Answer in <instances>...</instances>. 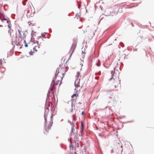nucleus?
<instances>
[{
	"label": "nucleus",
	"mask_w": 154,
	"mask_h": 154,
	"mask_svg": "<svg viewBox=\"0 0 154 154\" xmlns=\"http://www.w3.org/2000/svg\"><path fill=\"white\" fill-rule=\"evenodd\" d=\"M8 33H10V35H11V30H9L8 31Z\"/></svg>",
	"instance_id": "393cba45"
},
{
	"label": "nucleus",
	"mask_w": 154,
	"mask_h": 154,
	"mask_svg": "<svg viewBox=\"0 0 154 154\" xmlns=\"http://www.w3.org/2000/svg\"><path fill=\"white\" fill-rule=\"evenodd\" d=\"M50 103H48L47 102L46 103L45 105V109H46L47 108H48V107L50 106Z\"/></svg>",
	"instance_id": "2eb2a0df"
},
{
	"label": "nucleus",
	"mask_w": 154,
	"mask_h": 154,
	"mask_svg": "<svg viewBox=\"0 0 154 154\" xmlns=\"http://www.w3.org/2000/svg\"><path fill=\"white\" fill-rule=\"evenodd\" d=\"M77 79L75 82V85L76 87H78L80 86V79L81 76L79 77V75L78 76Z\"/></svg>",
	"instance_id": "20e7f679"
},
{
	"label": "nucleus",
	"mask_w": 154,
	"mask_h": 154,
	"mask_svg": "<svg viewBox=\"0 0 154 154\" xmlns=\"http://www.w3.org/2000/svg\"><path fill=\"white\" fill-rule=\"evenodd\" d=\"M7 22L8 23H10V21L8 19L7 20Z\"/></svg>",
	"instance_id": "5701e85b"
},
{
	"label": "nucleus",
	"mask_w": 154,
	"mask_h": 154,
	"mask_svg": "<svg viewBox=\"0 0 154 154\" xmlns=\"http://www.w3.org/2000/svg\"><path fill=\"white\" fill-rule=\"evenodd\" d=\"M118 69H117L116 68H114L113 70L111 71V74L112 75V78H113V76L115 74H116L119 75L120 73L119 70H120V68L117 67Z\"/></svg>",
	"instance_id": "7ed1b4c3"
},
{
	"label": "nucleus",
	"mask_w": 154,
	"mask_h": 154,
	"mask_svg": "<svg viewBox=\"0 0 154 154\" xmlns=\"http://www.w3.org/2000/svg\"><path fill=\"white\" fill-rule=\"evenodd\" d=\"M75 146L76 147L78 148L79 147V143L78 141H75Z\"/></svg>",
	"instance_id": "dca6fc26"
},
{
	"label": "nucleus",
	"mask_w": 154,
	"mask_h": 154,
	"mask_svg": "<svg viewBox=\"0 0 154 154\" xmlns=\"http://www.w3.org/2000/svg\"><path fill=\"white\" fill-rule=\"evenodd\" d=\"M51 118H52V116H51Z\"/></svg>",
	"instance_id": "f704fd0d"
},
{
	"label": "nucleus",
	"mask_w": 154,
	"mask_h": 154,
	"mask_svg": "<svg viewBox=\"0 0 154 154\" xmlns=\"http://www.w3.org/2000/svg\"><path fill=\"white\" fill-rule=\"evenodd\" d=\"M49 111V110L48 108H47L46 109H45L44 116L45 122L47 121V119Z\"/></svg>",
	"instance_id": "6e6552de"
},
{
	"label": "nucleus",
	"mask_w": 154,
	"mask_h": 154,
	"mask_svg": "<svg viewBox=\"0 0 154 154\" xmlns=\"http://www.w3.org/2000/svg\"><path fill=\"white\" fill-rule=\"evenodd\" d=\"M2 63L1 60H0V72L3 73L5 70V68L2 66Z\"/></svg>",
	"instance_id": "1a4fd4ad"
},
{
	"label": "nucleus",
	"mask_w": 154,
	"mask_h": 154,
	"mask_svg": "<svg viewBox=\"0 0 154 154\" xmlns=\"http://www.w3.org/2000/svg\"><path fill=\"white\" fill-rule=\"evenodd\" d=\"M24 34H23L22 31L20 29L18 30V41L17 45L20 46V48L23 46L24 43L25 42V37Z\"/></svg>",
	"instance_id": "f03ea898"
},
{
	"label": "nucleus",
	"mask_w": 154,
	"mask_h": 154,
	"mask_svg": "<svg viewBox=\"0 0 154 154\" xmlns=\"http://www.w3.org/2000/svg\"><path fill=\"white\" fill-rule=\"evenodd\" d=\"M81 127H84V123L82 121L81 122Z\"/></svg>",
	"instance_id": "aec40b11"
},
{
	"label": "nucleus",
	"mask_w": 154,
	"mask_h": 154,
	"mask_svg": "<svg viewBox=\"0 0 154 154\" xmlns=\"http://www.w3.org/2000/svg\"><path fill=\"white\" fill-rule=\"evenodd\" d=\"M50 94V91H48V94H47L48 95L49 94Z\"/></svg>",
	"instance_id": "cd10ccee"
},
{
	"label": "nucleus",
	"mask_w": 154,
	"mask_h": 154,
	"mask_svg": "<svg viewBox=\"0 0 154 154\" xmlns=\"http://www.w3.org/2000/svg\"><path fill=\"white\" fill-rule=\"evenodd\" d=\"M105 15L107 16L110 15L111 13V9L110 8H107L104 12Z\"/></svg>",
	"instance_id": "0eeeda50"
},
{
	"label": "nucleus",
	"mask_w": 154,
	"mask_h": 154,
	"mask_svg": "<svg viewBox=\"0 0 154 154\" xmlns=\"http://www.w3.org/2000/svg\"><path fill=\"white\" fill-rule=\"evenodd\" d=\"M45 53V51H43L42 52V54H44Z\"/></svg>",
	"instance_id": "a878e982"
},
{
	"label": "nucleus",
	"mask_w": 154,
	"mask_h": 154,
	"mask_svg": "<svg viewBox=\"0 0 154 154\" xmlns=\"http://www.w3.org/2000/svg\"><path fill=\"white\" fill-rule=\"evenodd\" d=\"M32 42V43H33L34 44H35V43H36L37 44V45H38V41H36V42Z\"/></svg>",
	"instance_id": "b1692460"
},
{
	"label": "nucleus",
	"mask_w": 154,
	"mask_h": 154,
	"mask_svg": "<svg viewBox=\"0 0 154 154\" xmlns=\"http://www.w3.org/2000/svg\"><path fill=\"white\" fill-rule=\"evenodd\" d=\"M84 112H82V115H83L84 114Z\"/></svg>",
	"instance_id": "c756f323"
},
{
	"label": "nucleus",
	"mask_w": 154,
	"mask_h": 154,
	"mask_svg": "<svg viewBox=\"0 0 154 154\" xmlns=\"http://www.w3.org/2000/svg\"><path fill=\"white\" fill-rule=\"evenodd\" d=\"M0 19H1L2 20V22H4V20H7L8 19L7 18H3V19H2V17H0Z\"/></svg>",
	"instance_id": "f3484780"
},
{
	"label": "nucleus",
	"mask_w": 154,
	"mask_h": 154,
	"mask_svg": "<svg viewBox=\"0 0 154 154\" xmlns=\"http://www.w3.org/2000/svg\"><path fill=\"white\" fill-rule=\"evenodd\" d=\"M27 0H24L23 1H24V2H25V1H27Z\"/></svg>",
	"instance_id": "2f4dec72"
},
{
	"label": "nucleus",
	"mask_w": 154,
	"mask_h": 154,
	"mask_svg": "<svg viewBox=\"0 0 154 154\" xmlns=\"http://www.w3.org/2000/svg\"><path fill=\"white\" fill-rule=\"evenodd\" d=\"M74 130L73 126L72 128L71 131V135L72 136H74L75 137H76V139H77V136L78 135V131L77 130L75 132H74Z\"/></svg>",
	"instance_id": "39448f33"
},
{
	"label": "nucleus",
	"mask_w": 154,
	"mask_h": 154,
	"mask_svg": "<svg viewBox=\"0 0 154 154\" xmlns=\"http://www.w3.org/2000/svg\"><path fill=\"white\" fill-rule=\"evenodd\" d=\"M38 48L39 47L38 46L36 45L34 46V47L33 48L34 52H37Z\"/></svg>",
	"instance_id": "ddd939ff"
},
{
	"label": "nucleus",
	"mask_w": 154,
	"mask_h": 154,
	"mask_svg": "<svg viewBox=\"0 0 154 154\" xmlns=\"http://www.w3.org/2000/svg\"><path fill=\"white\" fill-rule=\"evenodd\" d=\"M76 46V43H73L72 44V46L70 48V51H72V53L73 52Z\"/></svg>",
	"instance_id": "9d476101"
},
{
	"label": "nucleus",
	"mask_w": 154,
	"mask_h": 154,
	"mask_svg": "<svg viewBox=\"0 0 154 154\" xmlns=\"http://www.w3.org/2000/svg\"><path fill=\"white\" fill-rule=\"evenodd\" d=\"M17 38L16 37L14 38H12V44L13 45H14L16 43Z\"/></svg>",
	"instance_id": "f8f14e48"
},
{
	"label": "nucleus",
	"mask_w": 154,
	"mask_h": 154,
	"mask_svg": "<svg viewBox=\"0 0 154 154\" xmlns=\"http://www.w3.org/2000/svg\"><path fill=\"white\" fill-rule=\"evenodd\" d=\"M83 130H84V127H81V132L82 134V133L83 132Z\"/></svg>",
	"instance_id": "a211bd4d"
},
{
	"label": "nucleus",
	"mask_w": 154,
	"mask_h": 154,
	"mask_svg": "<svg viewBox=\"0 0 154 154\" xmlns=\"http://www.w3.org/2000/svg\"><path fill=\"white\" fill-rule=\"evenodd\" d=\"M24 45V46L26 47H28V45L26 43V41H25V42L24 43L23 45Z\"/></svg>",
	"instance_id": "6ab92c4d"
},
{
	"label": "nucleus",
	"mask_w": 154,
	"mask_h": 154,
	"mask_svg": "<svg viewBox=\"0 0 154 154\" xmlns=\"http://www.w3.org/2000/svg\"><path fill=\"white\" fill-rule=\"evenodd\" d=\"M96 65L97 66H99L100 65V64L99 62L96 63Z\"/></svg>",
	"instance_id": "4be33fe9"
},
{
	"label": "nucleus",
	"mask_w": 154,
	"mask_h": 154,
	"mask_svg": "<svg viewBox=\"0 0 154 154\" xmlns=\"http://www.w3.org/2000/svg\"><path fill=\"white\" fill-rule=\"evenodd\" d=\"M23 3L24 5H26V4L24 3V1H23Z\"/></svg>",
	"instance_id": "bb28decb"
},
{
	"label": "nucleus",
	"mask_w": 154,
	"mask_h": 154,
	"mask_svg": "<svg viewBox=\"0 0 154 154\" xmlns=\"http://www.w3.org/2000/svg\"><path fill=\"white\" fill-rule=\"evenodd\" d=\"M99 78V77H96V79H98Z\"/></svg>",
	"instance_id": "c85d7f7f"
},
{
	"label": "nucleus",
	"mask_w": 154,
	"mask_h": 154,
	"mask_svg": "<svg viewBox=\"0 0 154 154\" xmlns=\"http://www.w3.org/2000/svg\"><path fill=\"white\" fill-rule=\"evenodd\" d=\"M34 52V51H31L30 52H29V54L30 55H32L33 54Z\"/></svg>",
	"instance_id": "412c9836"
},
{
	"label": "nucleus",
	"mask_w": 154,
	"mask_h": 154,
	"mask_svg": "<svg viewBox=\"0 0 154 154\" xmlns=\"http://www.w3.org/2000/svg\"><path fill=\"white\" fill-rule=\"evenodd\" d=\"M115 81V82H114V85L116 87L119 84V80L118 79H116Z\"/></svg>",
	"instance_id": "9b49d317"
},
{
	"label": "nucleus",
	"mask_w": 154,
	"mask_h": 154,
	"mask_svg": "<svg viewBox=\"0 0 154 154\" xmlns=\"http://www.w3.org/2000/svg\"><path fill=\"white\" fill-rule=\"evenodd\" d=\"M45 134H47L48 132V130L49 129V127L47 126L46 125L45 126Z\"/></svg>",
	"instance_id": "4468645a"
},
{
	"label": "nucleus",
	"mask_w": 154,
	"mask_h": 154,
	"mask_svg": "<svg viewBox=\"0 0 154 154\" xmlns=\"http://www.w3.org/2000/svg\"><path fill=\"white\" fill-rule=\"evenodd\" d=\"M85 53V52H83V51H82V54H84Z\"/></svg>",
	"instance_id": "7c9ffc66"
},
{
	"label": "nucleus",
	"mask_w": 154,
	"mask_h": 154,
	"mask_svg": "<svg viewBox=\"0 0 154 154\" xmlns=\"http://www.w3.org/2000/svg\"><path fill=\"white\" fill-rule=\"evenodd\" d=\"M0 27H2V25H0Z\"/></svg>",
	"instance_id": "72a5a7b5"
},
{
	"label": "nucleus",
	"mask_w": 154,
	"mask_h": 154,
	"mask_svg": "<svg viewBox=\"0 0 154 154\" xmlns=\"http://www.w3.org/2000/svg\"><path fill=\"white\" fill-rule=\"evenodd\" d=\"M79 96L78 93H76L75 94H73L72 96V100L73 102H75L77 99V97Z\"/></svg>",
	"instance_id": "423d86ee"
},
{
	"label": "nucleus",
	"mask_w": 154,
	"mask_h": 154,
	"mask_svg": "<svg viewBox=\"0 0 154 154\" xmlns=\"http://www.w3.org/2000/svg\"><path fill=\"white\" fill-rule=\"evenodd\" d=\"M67 69L66 67L64 68L63 69L62 68H60L58 70L57 74V70L56 73L55 74V77L53 79L52 81L50 89L51 90L55 89L57 85H59L60 86V85L63 78L64 76V75Z\"/></svg>",
	"instance_id": "f257e3e1"
},
{
	"label": "nucleus",
	"mask_w": 154,
	"mask_h": 154,
	"mask_svg": "<svg viewBox=\"0 0 154 154\" xmlns=\"http://www.w3.org/2000/svg\"><path fill=\"white\" fill-rule=\"evenodd\" d=\"M8 27H9V28H10L11 27L9 25H8Z\"/></svg>",
	"instance_id": "473e14b6"
}]
</instances>
